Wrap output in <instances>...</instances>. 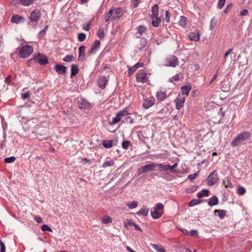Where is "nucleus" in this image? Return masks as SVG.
Listing matches in <instances>:
<instances>
[{
  "label": "nucleus",
  "instance_id": "obj_19",
  "mask_svg": "<svg viewBox=\"0 0 252 252\" xmlns=\"http://www.w3.org/2000/svg\"><path fill=\"white\" fill-rule=\"evenodd\" d=\"M25 18L21 16L14 15L11 18V22L13 23L20 24L24 22Z\"/></svg>",
  "mask_w": 252,
  "mask_h": 252
},
{
  "label": "nucleus",
  "instance_id": "obj_25",
  "mask_svg": "<svg viewBox=\"0 0 252 252\" xmlns=\"http://www.w3.org/2000/svg\"><path fill=\"white\" fill-rule=\"evenodd\" d=\"M145 172L154 171L155 170V168L157 167V163L155 162H152L151 164H146L143 166Z\"/></svg>",
  "mask_w": 252,
  "mask_h": 252
},
{
  "label": "nucleus",
  "instance_id": "obj_39",
  "mask_svg": "<svg viewBox=\"0 0 252 252\" xmlns=\"http://www.w3.org/2000/svg\"><path fill=\"white\" fill-rule=\"evenodd\" d=\"M114 165V161L113 160L105 161L102 165L104 168H107L109 166H112Z\"/></svg>",
  "mask_w": 252,
  "mask_h": 252
},
{
  "label": "nucleus",
  "instance_id": "obj_30",
  "mask_svg": "<svg viewBox=\"0 0 252 252\" xmlns=\"http://www.w3.org/2000/svg\"><path fill=\"white\" fill-rule=\"evenodd\" d=\"M152 14L151 16H154V17H156L158 15V8L157 4H155L152 7Z\"/></svg>",
  "mask_w": 252,
  "mask_h": 252
},
{
  "label": "nucleus",
  "instance_id": "obj_3",
  "mask_svg": "<svg viewBox=\"0 0 252 252\" xmlns=\"http://www.w3.org/2000/svg\"><path fill=\"white\" fill-rule=\"evenodd\" d=\"M218 180L219 178L217 172L216 170H215L208 176L206 180V182L209 186H212L215 185L218 182Z\"/></svg>",
  "mask_w": 252,
  "mask_h": 252
},
{
  "label": "nucleus",
  "instance_id": "obj_22",
  "mask_svg": "<svg viewBox=\"0 0 252 252\" xmlns=\"http://www.w3.org/2000/svg\"><path fill=\"white\" fill-rule=\"evenodd\" d=\"M86 47L84 45L81 46L79 48V57L78 59L79 61H83L85 59V50Z\"/></svg>",
  "mask_w": 252,
  "mask_h": 252
},
{
  "label": "nucleus",
  "instance_id": "obj_21",
  "mask_svg": "<svg viewBox=\"0 0 252 252\" xmlns=\"http://www.w3.org/2000/svg\"><path fill=\"white\" fill-rule=\"evenodd\" d=\"M32 135L35 138L38 139L39 141L46 140L48 139V138L45 136L44 134H41L36 132L33 131L32 133Z\"/></svg>",
  "mask_w": 252,
  "mask_h": 252
},
{
  "label": "nucleus",
  "instance_id": "obj_1",
  "mask_svg": "<svg viewBox=\"0 0 252 252\" xmlns=\"http://www.w3.org/2000/svg\"><path fill=\"white\" fill-rule=\"evenodd\" d=\"M251 134L248 131H245L239 134L233 140L231 143V146L233 147H235L243 142L249 139L251 137Z\"/></svg>",
  "mask_w": 252,
  "mask_h": 252
},
{
  "label": "nucleus",
  "instance_id": "obj_14",
  "mask_svg": "<svg viewBox=\"0 0 252 252\" xmlns=\"http://www.w3.org/2000/svg\"><path fill=\"white\" fill-rule=\"evenodd\" d=\"M123 113H124L123 110L118 112L115 117L113 118L112 119V120L111 122H109V124L110 125H113L116 124V123L120 122L121 120H123Z\"/></svg>",
  "mask_w": 252,
  "mask_h": 252
},
{
  "label": "nucleus",
  "instance_id": "obj_32",
  "mask_svg": "<svg viewBox=\"0 0 252 252\" xmlns=\"http://www.w3.org/2000/svg\"><path fill=\"white\" fill-rule=\"evenodd\" d=\"M203 200L200 199H193L188 203V205L189 207H193L196 205L199 204L201 203Z\"/></svg>",
  "mask_w": 252,
  "mask_h": 252
},
{
  "label": "nucleus",
  "instance_id": "obj_57",
  "mask_svg": "<svg viewBox=\"0 0 252 252\" xmlns=\"http://www.w3.org/2000/svg\"><path fill=\"white\" fill-rule=\"evenodd\" d=\"M0 252H5V246L4 243L0 239Z\"/></svg>",
  "mask_w": 252,
  "mask_h": 252
},
{
  "label": "nucleus",
  "instance_id": "obj_24",
  "mask_svg": "<svg viewBox=\"0 0 252 252\" xmlns=\"http://www.w3.org/2000/svg\"><path fill=\"white\" fill-rule=\"evenodd\" d=\"M167 96L166 92H158L156 94L157 100L159 101H163Z\"/></svg>",
  "mask_w": 252,
  "mask_h": 252
},
{
  "label": "nucleus",
  "instance_id": "obj_50",
  "mask_svg": "<svg viewBox=\"0 0 252 252\" xmlns=\"http://www.w3.org/2000/svg\"><path fill=\"white\" fill-rule=\"evenodd\" d=\"M86 35L84 33L81 32L78 34V39L80 41H83L85 40Z\"/></svg>",
  "mask_w": 252,
  "mask_h": 252
},
{
  "label": "nucleus",
  "instance_id": "obj_27",
  "mask_svg": "<svg viewBox=\"0 0 252 252\" xmlns=\"http://www.w3.org/2000/svg\"><path fill=\"white\" fill-rule=\"evenodd\" d=\"M150 17L152 20V26L154 27H158L161 22L160 18L158 17V16L156 17H154V16H151Z\"/></svg>",
  "mask_w": 252,
  "mask_h": 252
},
{
  "label": "nucleus",
  "instance_id": "obj_40",
  "mask_svg": "<svg viewBox=\"0 0 252 252\" xmlns=\"http://www.w3.org/2000/svg\"><path fill=\"white\" fill-rule=\"evenodd\" d=\"M152 246L158 252H165V250L161 246H158L156 244H152Z\"/></svg>",
  "mask_w": 252,
  "mask_h": 252
},
{
  "label": "nucleus",
  "instance_id": "obj_62",
  "mask_svg": "<svg viewBox=\"0 0 252 252\" xmlns=\"http://www.w3.org/2000/svg\"><path fill=\"white\" fill-rule=\"evenodd\" d=\"M12 77V76L11 75H9L7 77L5 78L4 80L5 82L7 84H10L11 82Z\"/></svg>",
  "mask_w": 252,
  "mask_h": 252
},
{
  "label": "nucleus",
  "instance_id": "obj_56",
  "mask_svg": "<svg viewBox=\"0 0 252 252\" xmlns=\"http://www.w3.org/2000/svg\"><path fill=\"white\" fill-rule=\"evenodd\" d=\"M225 0H219L218 7L220 9H221L224 5Z\"/></svg>",
  "mask_w": 252,
  "mask_h": 252
},
{
  "label": "nucleus",
  "instance_id": "obj_48",
  "mask_svg": "<svg viewBox=\"0 0 252 252\" xmlns=\"http://www.w3.org/2000/svg\"><path fill=\"white\" fill-rule=\"evenodd\" d=\"M198 186H192L189 187L187 189V192L188 193H193L195 192L198 189Z\"/></svg>",
  "mask_w": 252,
  "mask_h": 252
},
{
  "label": "nucleus",
  "instance_id": "obj_6",
  "mask_svg": "<svg viewBox=\"0 0 252 252\" xmlns=\"http://www.w3.org/2000/svg\"><path fill=\"white\" fill-rule=\"evenodd\" d=\"M33 59L40 65H45L48 63V60L47 57L40 54H38L35 56Z\"/></svg>",
  "mask_w": 252,
  "mask_h": 252
},
{
  "label": "nucleus",
  "instance_id": "obj_59",
  "mask_svg": "<svg viewBox=\"0 0 252 252\" xmlns=\"http://www.w3.org/2000/svg\"><path fill=\"white\" fill-rule=\"evenodd\" d=\"M132 4L133 5V7L134 8H136L138 6L139 2H140V0H131Z\"/></svg>",
  "mask_w": 252,
  "mask_h": 252
},
{
  "label": "nucleus",
  "instance_id": "obj_4",
  "mask_svg": "<svg viewBox=\"0 0 252 252\" xmlns=\"http://www.w3.org/2000/svg\"><path fill=\"white\" fill-rule=\"evenodd\" d=\"M41 15L40 10L34 9L29 17L30 21L32 23H37L40 19Z\"/></svg>",
  "mask_w": 252,
  "mask_h": 252
},
{
  "label": "nucleus",
  "instance_id": "obj_23",
  "mask_svg": "<svg viewBox=\"0 0 252 252\" xmlns=\"http://www.w3.org/2000/svg\"><path fill=\"white\" fill-rule=\"evenodd\" d=\"M219 202L218 198L214 195L211 197L208 201V204L210 206H213L218 204Z\"/></svg>",
  "mask_w": 252,
  "mask_h": 252
},
{
  "label": "nucleus",
  "instance_id": "obj_54",
  "mask_svg": "<svg viewBox=\"0 0 252 252\" xmlns=\"http://www.w3.org/2000/svg\"><path fill=\"white\" fill-rule=\"evenodd\" d=\"M41 229L43 231H52V229L46 224H43L41 227Z\"/></svg>",
  "mask_w": 252,
  "mask_h": 252
},
{
  "label": "nucleus",
  "instance_id": "obj_47",
  "mask_svg": "<svg viewBox=\"0 0 252 252\" xmlns=\"http://www.w3.org/2000/svg\"><path fill=\"white\" fill-rule=\"evenodd\" d=\"M34 0H21V4L24 6H29L33 3Z\"/></svg>",
  "mask_w": 252,
  "mask_h": 252
},
{
  "label": "nucleus",
  "instance_id": "obj_13",
  "mask_svg": "<svg viewBox=\"0 0 252 252\" xmlns=\"http://www.w3.org/2000/svg\"><path fill=\"white\" fill-rule=\"evenodd\" d=\"M200 32L198 30H196L194 32H191L189 33L188 37L189 39L193 41H197L200 39Z\"/></svg>",
  "mask_w": 252,
  "mask_h": 252
},
{
  "label": "nucleus",
  "instance_id": "obj_49",
  "mask_svg": "<svg viewBox=\"0 0 252 252\" xmlns=\"http://www.w3.org/2000/svg\"><path fill=\"white\" fill-rule=\"evenodd\" d=\"M16 160V158L14 156H12L9 158H5L4 162L7 163H10L13 162Z\"/></svg>",
  "mask_w": 252,
  "mask_h": 252
},
{
  "label": "nucleus",
  "instance_id": "obj_41",
  "mask_svg": "<svg viewBox=\"0 0 252 252\" xmlns=\"http://www.w3.org/2000/svg\"><path fill=\"white\" fill-rule=\"evenodd\" d=\"M136 30L137 31V33H138L140 35H142L146 31L147 28L144 26H139L136 28Z\"/></svg>",
  "mask_w": 252,
  "mask_h": 252
},
{
  "label": "nucleus",
  "instance_id": "obj_7",
  "mask_svg": "<svg viewBox=\"0 0 252 252\" xmlns=\"http://www.w3.org/2000/svg\"><path fill=\"white\" fill-rule=\"evenodd\" d=\"M136 79L138 82L144 83L148 81V78L147 73L144 71H142L136 74Z\"/></svg>",
  "mask_w": 252,
  "mask_h": 252
},
{
  "label": "nucleus",
  "instance_id": "obj_28",
  "mask_svg": "<svg viewBox=\"0 0 252 252\" xmlns=\"http://www.w3.org/2000/svg\"><path fill=\"white\" fill-rule=\"evenodd\" d=\"M223 185L226 188H229L231 189L233 187V185L231 182L230 178L228 177H225L223 180Z\"/></svg>",
  "mask_w": 252,
  "mask_h": 252
},
{
  "label": "nucleus",
  "instance_id": "obj_64",
  "mask_svg": "<svg viewBox=\"0 0 252 252\" xmlns=\"http://www.w3.org/2000/svg\"><path fill=\"white\" fill-rule=\"evenodd\" d=\"M198 232L195 230H191L189 232V235L191 236H195L197 235Z\"/></svg>",
  "mask_w": 252,
  "mask_h": 252
},
{
  "label": "nucleus",
  "instance_id": "obj_38",
  "mask_svg": "<svg viewBox=\"0 0 252 252\" xmlns=\"http://www.w3.org/2000/svg\"><path fill=\"white\" fill-rule=\"evenodd\" d=\"M178 166V163L177 162L175 163L172 166L168 165V170L170 171V172L172 173H179L175 168Z\"/></svg>",
  "mask_w": 252,
  "mask_h": 252
},
{
  "label": "nucleus",
  "instance_id": "obj_58",
  "mask_svg": "<svg viewBox=\"0 0 252 252\" xmlns=\"http://www.w3.org/2000/svg\"><path fill=\"white\" fill-rule=\"evenodd\" d=\"M144 173H145V171L143 166L137 169V173L138 175H140Z\"/></svg>",
  "mask_w": 252,
  "mask_h": 252
},
{
  "label": "nucleus",
  "instance_id": "obj_11",
  "mask_svg": "<svg viewBox=\"0 0 252 252\" xmlns=\"http://www.w3.org/2000/svg\"><path fill=\"white\" fill-rule=\"evenodd\" d=\"M108 80L106 79V77L102 76L99 78L97 81V86L101 89L105 88L106 85L108 83Z\"/></svg>",
  "mask_w": 252,
  "mask_h": 252
},
{
  "label": "nucleus",
  "instance_id": "obj_52",
  "mask_svg": "<svg viewBox=\"0 0 252 252\" xmlns=\"http://www.w3.org/2000/svg\"><path fill=\"white\" fill-rule=\"evenodd\" d=\"M130 145L131 143L129 141H125L122 143V147L124 149H127Z\"/></svg>",
  "mask_w": 252,
  "mask_h": 252
},
{
  "label": "nucleus",
  "instance_id": "obj_51",
  "mask_svg": "<svg viewBox=\"0 0 252 252\" xmlns=\"http://www.w3.org/2000/svg\"><path fill=\"white\" fill-rule=\"evenodd\" d=\"M246 192V189L241 186L238 187L237 189V193L239 195H243Z\"/></svg>",
  "mask_w": 252,
  "mask_h": 252
},
{
  "label": "nucleus",
  "instance_id": "obj_29",
  "mask_svg": "<svg viewBox=\"0 0 252 252\" xmlns=\"http://www.w3.org/2000/svg\"><path fill=\"white\" fill-rule=\"evenodd\" d=\"M182 91V94H183L188 95L189 92L191 89V86L190 85L188 86H183L181 88Z\"/></svg>",
  "mask_w": 252,
  "mask_h": 252
},
{
  "label": "nucleus",
  "instance_id": "obj_26",
  "mask_svg": "<svg viewBox=\"0 0 252 252\" xmlns=\"http://www.w3.org/2000/svg\"><path fill=\"white\" fill-rule=\"evenodd\" d=\"M79 72L78 66L75 64L71 65V77L76 76Z\"/></svg>",
  "mask_w": 252,
  "mask_h": 252
},
{
  "label": "nucleus",
  "instance_id": "obj_8",
  "mask_svg": "<svg viewBox=\"0 0 252 252\" xmlns=\"http://www.w3.org/2000/svg\"><path fill=\"white\" fill-rule=\"evenodd\" d=\"M123 122L129 123L130 124L134 123V119L131 117V114L128 113L126 111L123 110Z\"/></svg>",
  "mask_w": 252,
  "mask_h": 252
},
{
  "label": "nucleus",
  "instance_id": "obj_10",
  "mask_svg": "<svg viewBox=\"0 0 252 252\" xmlns=\"http://www.w3.org/2000/svg\"><path fill=\"white\" fill-rule=\"evenodd\" d=\"M123 15V10L121 7H114V14L113 21L119 19Z\"/></svg>",
  "mask_w": 252,
  "mask_h": 252
},
{
  "label": "nucleus",
  "instance_id": "obj_5",
  "mask_svg": "<svg viewBox=\"0 0 252 252\" xmlns=\"http://www.w3.org/2000/svg\"><path fill=\"white\" fill-rule=\"evenodd\" d=\"M166 65L168 66L175 67L179 64L178 58L174 55L170 56L166 59Z\"/></svg>",
  "mask_w": 252,
  "mask_h": 252
},
{
  "label": "nucleus",
  "instance_id": "obj_17",
  "mask_svg": "<svg viewBox=\"0 0 252 252\" xmlns=\"http://www.w3.org/2000/svg\"><path fill=\"white\" fill-rule=\"evenodd\" d=\"M55 69L59 74H64L67 72V68L62 64H56Z\"/></svg>",
  "mask_w": 252,
  "mask_h": 252
},
{
  "label": "nucleus",
  "instance_id": "obj_46",
  "mask_svg": "<svg viewBox=\"0 0 252 252\" xmlns=\"http://www.w3.org/2000/svg\"><path fill=\"white\" fill-rule=\"evenodd\" d=\"M74 57L72 55H68L64 57L63 61L65 62H71L73 61Z\"/></svg>",
  "mask_w": 252,
  "mask_h": 252
},
{
  "label": "nucleus",
  "instance_id": "obj_45",
  "mask_svg": "<svg viewBox=\"0 0 252 252\" xmlns=\"http://www.w3.org/2000/svg\"><path fill=\"white\" fill-rule=\"evenodd\" d=\"M97 35L100 39L103 38L105 36L104 29L103 28H99L97 32Z\"/></svg>",
  "mask_w": 252,
  "mask_h": 252
},
{
  "label": "nucleus",
  "instance_id": "obj_63",
  "mask_svg": "<svg viewBox=\"0 0 252 252\" xmlns=\"http://www.w3.org/2000/svg\"><path fill=\"white\" fill-rule=\"evenodd\" d=\"M114 14V7H112L107 13L108 16L112 18Z\"/></svg>",
  "mask_w": 252,
  "mask_h": 252
},
{
  "label": "nucleus",
  "instance_id": "obj_20",
  "mask_svg": "<svg viewBox=\"0 0 252 252\" xmlns=\"http://www.w3.org/2000/svg\"><path fill=\"white\" fill-rule=\"evenodd\" d=\"M151 214L154 219H158L161 217L163 213L152 208L151 210Z\"/></svg>",
  "mask_w": 252,
  "mask_h": 252
},
{
  "label": "nucleus",
  "instance_id": "obj_18",
  "mask_svg": "<svg viewBox=\"0 0 252 252\" xmlns=\"http://www.w3.org/2000/svg\"><path fill=\"white\" fill-rule=\"evenodd\" d=\"M100 46V41L99 40H95L91 46L89 53L90 54H95L98 50Z\"/></svg>",
  "mask_w": 252,
  "mask_h": 252
},
{
  "label": "nucleus",
  "instance_id": "obj_34",
  "mask_svg": "<svg viewBox=\"0 0 252 252\" xmlns=\"http://www.w3.org/2000/svg\"><path fill=\"white\" fill-rule=\"evenodd\" d=\"M149 213V209L145 206L142 208L138 212L136 213L138 215H141L144 216H147Z\"/></svg>",
  "mask_w": 252,
  "mask_h": 252
},
{
  "label": "nucleus",
  "instance_id": "obj_33",
  "mask_svg": "<svg viewBox=\"0 0 252 252\" xmlns=\"http://www.w3.org/2000/svg\"><path fill=\"white\" fill-rule=\"evenodd\" d=\"M218 213V216L220 219H223L226 216V211L224 210H215L214 213Z\"/></svg>",
  "mask_w": 252,
  "mask_h": 252
},
{
  "label": "nucleus",
  "instance_id": "obj_61",
  "mask_svg": "<svg viewBox=\"0 0 252 252\" xmlns=\"http://www.w3.org/2000/svg\"><path fill=\"white\" fill-rule=\"evenodd\" d=\"M248 14H249V11L246 9H244L240 12V16H247Z\"/></svg>",
  "mask_w": 252,
  "mask_h": 252
},
{
  "label": "nucleus",
  "instance_id": "obj_55",
  "mask_svg": "<svg viewBox=\"0 0 252 252\" xmlns=\"http://www.w3.org/2000/svg\"><path fill=\"white\" fill-rule=\"evenodd\" d=\"M198 172L195 173L193 174H190L188 176V179L190 181H193L197 176H198Z\"/></svg>",
  "mask_w": 252,
  "mask_h": 252
},
{
  "label": "nucleus",
  "instance_id": "obj_9",
  "mask_svg": "<svg viewBox=\"0 0 252 252\" xmlns=\"http://www.w3.org/2000/svg\"><path fill=\"white\" fill-rule=\"evenodd\" d=\"M78 105L81 109H88L91 107V104L85 99L82 98L78 100Z\"/></svg>",
  "mask_w": 252,
  "mask_h": 252
},
{
  "label": "nucleus",
  "instance_id": "obj_44",
  "mask_svg": "<svg viewBox=\"0 0 252 252\" xmlns=\"http://www.w3.org/2000/svg\"><path fill=\"white\" fill-rule=\"evenodd\" d=\"M48 26L46 25L44 28L41 30L39 33H38V37L39 38H41L43 36H44V35H45L46 33V32L48 30Z\"/></svg>",
  "mask_w": 252,
  "mask_h": 252
},
{
  "label": "nucleus",
  "instance_id": "obj_16",
  "mask_svg": "<svg viewBox=\"0 0 252 252\" xmlns=\"http://www.w3.org/2000/svg\"><path fill=\"white\" fill-rule=\"evenodd\" d=\"M155 102V99L154 97H151L148 99H145L144 102L143 104V106L145 109H148L153 106Z\"/></svg>",
  "mask_w": 252,
  "mask_h": 252
},
{
  "label": "nucleus",
  "instance_id": "obj_43",
  "mask_svg": "<svg viewBox=\"0 0 252 252\" xmlns=\"http://www.w3.org/2000/svg\"><path fill=\"white\" fill-rule=\"evenodd\" d=\"M126 205L129 209H132L136 208L138 204L136 201H133L131 202L127 203Z\"/></svg>",
  "mask_w": 252,
  "mask_h": 252
},
{
  "label": "nucleus",
  "instance_id": "obj_31",
  "mask_svg": "<svg viewBox=\"0 0 252 252\" xmlns=\"http://www.w3.org/2000/svg\"><path fill=\"white\" fill-rule=\"evenodd\" d=\"M209 195V191L208 189H202V191L201 192H198L197 194V196L199 198H202L203 196H208Z\"/></svg>",
  "mask_w": 252,
  "mask_h": 252
},
{
  "label": "nucleus",
  "instance_id": "obj_2",
  "mask_svg": "<svg viewBox=\"0 0 252 252\" xmlns=\"http://www.w3.org/2000/svg\"><path fill=\"white\" fill-rule=\"evenodd\" d=\"M32 46L26 45L22 46L19 51V55L22 58H27L33 52Z\"/></svg>",
  "mask_w": 252,
  "mask_h": 252
},
{
  "label": "nucleus",
  "instance_id": "obj_35",
  "mask_svg": "<svg viewBox=\"0 0 252 252\" xmlns=\"http://www.w3.org/2000/svg\"><path fill=\"white\" fill-rule=\"evenodd\" d=\"M112 219L109 216H105L101 219V221L104 224H108L112 222Z\"/></svg>",
  "mask_w": 252,
  "mask_h": 252
},
{
  "label": "nucleus",
  "instance_id": "obj_12",
  "mask_svg": "<svg viewBox=\"0 0 252 252\" xmlns=\"http://www.w3.org/2000/svg\"><path fill=\"white\" fill-rule=\"evenodd\" d=\"M185 98L184 97L178 96L175 100L174 102L176 104V108L177 110H180L183 107L185 103Z\"/></svg>",
  "mask_w": 252,
  "mask_h": 252
},
{
  "label": "nucleus",
  "instance_id": "obj_36",
  "mask_svg": "<svg viewBox=\"0 0 252 252\" xmlns=\"http://www.w3.org/2000/svg\"><path fill=\"white\" fill-rule=\"evenodd\" d=\"M113 140H105L103 141L102 145L104 148H110L113 146Z\"/></svg>",
  "mask_w": 252,
  "mask_h": 252
},
{
  "label": "nucleus",
  "instance_id": "obj_37",
  "mask_svg": "<svg viewBox=\"0 0 252 252\" xmlns=\"http://www.w3.org/2000/svg\"><path fill=\"white\" fill-rule=\"evenodd\" d=\"M157 167L160 168L161 172L167 171L168 170V165H163L162 163H157Z\"/></svg>",
  "mask_w": 252,
  "mask_h": 252
},
{
  "label": "nucleus",
  "instance_id": "obj_60",
  "mask_svg": "<svg viewBox=\"0 0 252 252\" xmlns=\"http://www.w3.org/2000/svg\"><path fill=\"white\" fill-rule=\"evenodd\" d=\"M170 14L168 11H165V19L166 22L168 23L170 21Z\"/></svg>",
  "mask_w": 252,
  "mask_h": 252
},
{
  "label": "nucleus",
  "instance_id": "obj_53",
  "mask_svg": "<svg viewBox=\"0 0 252 252\" xmlns=\"http://www.w3.org/2000/svg\"><path fill=\"white\" fill-rule=\"evenodd\" d=\"M153 208L159 211L160 210H161L163 209L164 206L162 203H159L157 204L156 206Z\"/></svg>",
  "mask_w": 252,
  "mask_h": 252
},
{
  "label": "nucleus",
  "instance_id": "obj_15",
  "mask_svg": "<svg viewBox=\"0 0 252 252\" xmlns=\"http://www.w3.org/2000/svg\"><path fill=\"white\" fill-rule=\"evenodd\" d=\"M144 63L142 62H138L132 67H129L128 70V75L131 76L138 68L143 67Z\"/></svg>",
  "mask_w": 252,
  "mask_h": 252
},
{
  "label": "nucleus",
  "instance_id": "obj_42",
  "mask_svg": "<svg viewBox=\"0 0 252 252\" xmlns=\"http://www.w3.org/2000/svg\"><path fill=\"white\" fill-rule=\"evenodd\" d=\"M187 23V18L185 16H181L180 20L178 22V24L183 27H185Z\"/></svg>",
  "mask_w": 252,
  "mask_h": 252
}]
</instances>
